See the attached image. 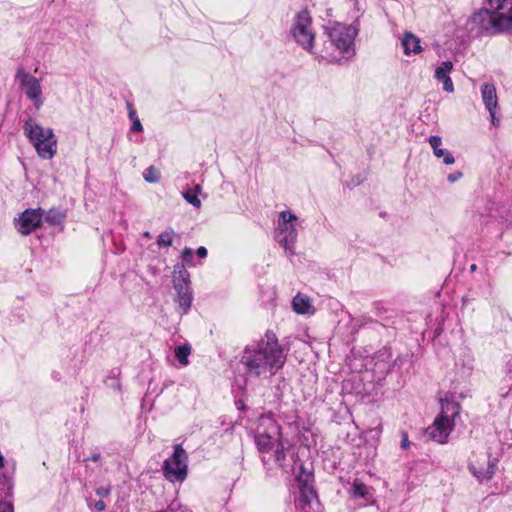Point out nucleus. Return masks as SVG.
Segmentation results:
<instances>
[{
	"label": "nucleus",
	"instance_id": "f257e3e1",
	"mask_svg": "<svg viewBox=\"0 0 512 512\" xmlns=\"http://www.w3.org/2000/svg\"><path fill=\"white\" fill-rule=\"evenodd\" d=\"M286 358L275 333L267 331L263 339L245 348L241 363L248 376L269 379L283 368Z\"/></svg>",
	"mask_w": 512,
	"mask_h": 512
},
{
	"label": "nucleus",
	"instance_id": "f03ea898",
	"mask_svg": "<svg viewBox=\"0 0 512 512\" xmlns=\"http://www.w3.org/2000/svg\"><path fill=\"white\" fill-rule=\"evenodd\" d=\"M24 134L42 159H51L57 152V139L51 128L43 127L35 119L25 121Z\"/></svg>",
	"mask_w": 512,
	"mask_h": 512
},
{
	"label": "nucleus",
	"instance_id": "7ed1b4c3",
	"mask_svg": "<svg viewBox=\"0 0 512 512\" xmlns=\"http://www.w3.org/2000/svg\"><path fill=\"white\" fill-rule=\"evenodd\" d=\"M325 33L331 45L339 52V56L328 55L329 61L340 62L343 59L348 60L354 55V39L357 31L351 25L333 23L325 27Z\"/></svg>",
	"mask_w": 512,
	"mask_h": 512
},
{
	"label": "nucleus",
	"instance_id": "20e7f679",
	"mask_svg": "<svg viewBox=\"0 0 512 512\" xmlns=\"http://www.w3.org/2000/svg\"><path fill=\"white\" fill-rule=\"evenodd\" d=\"M460 413V406L453 401L442 402V410L439 416L426 429L428 438L444 444L454 428L455 418Z\"/></svg>",
	"mask_w": 512,
	"mask_h": 512
},
{
	"label": "nucleus",
	"instance_id": "39448f33",
	"mask_svg": "<svg viewBox=\"0 0 512 512\" xmlns=\"http://www.w3.org/2000/svg\"><path fill=\"white\" fill-rule=\"evenodd\" d=\"M255 444L260 452L267 453L283 440L282 430L277 421L270 415H262L254 434Z\"/></svg>",
	"mask_w": 512,
	"mask_h": 512
},
{
	"label": "nucleus",
	"instance_id": "423d86ee",
	"mask_svg": "<svg viewBox=\"0 0 512 512\" xmlns=\"http://www.w3.org/2000/svg\"><path fill=\"white\" fill-rule=\"evenodd\" d=\"M472 28L487 34H498L512 30L511 18H504L496 10L481 9L475 12L470 18Z\"/></svg>",
	"mask_w": 512,
	"mask_h": 512
},
{
	"label": "nucleus",
	"instance_id": "0eeeda50",
	"mask_svg": "<svg viewBox=\"0 0 512 512\" xmlns=\"http://www.w3.org/2000/svg\"><path fill=\"white\" fill-rule=\"evenodd\" d=\"M297 217L291 211H282L279 214L275 229V239L284 248L285 252L294 254L293 247L297 241Z\"/></svg>",
	"mask_w": 512,
	"mask_h": 512
},
{
	"label": "nucleus",
	"instance_id": "6e6552de",
	"mask_svg": "<svg viewBox=\"0 0 512 512\" xmlns=\"http://www.w3.org/2000/svg\"><path fill=\"white\" fill-rule=\"evenodd\" d=\"M499 454H493L490 450L473 452L470 458L469 468L472 474L480 481L490 480L495 474Z\"/></svg>",
	"mask_w": 512,
	"mask_h": 512
},
{
	"label": "nucleus",
	"instance_id": "1a4fd4ad",
	"mask_svg": "<svg viewBox=\"0 0 512 512\" xmlns=\"http://www.w3.org/2000/svg\"><path fill=\"white\" fill-rule=\"evenodd\" d=\"M188 456L182 445L174 447L172 456L163 463V474L170 482H182L185 480L188 471Z\"/></svg>",
	"mask_w": 512,
	"mask_h": 512
},
{
	"label": "nucleus",
	"instance_id": "9d476101",
	"mask_svg": "<svg viewBox=\"0 0 512 512\" xmlns=\"http://www.w3.org/2000/svg\"><path fill=\"white\" fill-rule=\"evenodd\" d=\"M173 285L177 292V301L181 314H186L192 305V290L190 287V274L184 265L174 266Z\"/></svg>",
	"mask_w": 512,
	"mask_h": 512
},
{
	"label": "nucleus",
	"instance_id": "9b49d317",
	"mask_svg": "<svg viewBox=\"0 0 512 512\" xmlns=\"http://www.w3.org/2000/svg\"><path fill=\"white\" fill-rule=\"evenodd\" d=\"M295 41L304 49L310 50L313 46L315 33L312 27V18L307 10L299 11L291 28Z\"/></svg>",
	"mask_w": 512,
	"mask_h": 512
},
{
	"label": "nucleus",
	"instance_id": "f8f14e48",
	"mask_svg": "<svg viewBox=\"0 0 512 512\" xmlns=\"http://www.w3.org/2000/svg\"><path fill=\"white\" fill-rule=\"evenodd\" d=\"M16 79L19 81L20 90L30 101H32L35 109L39 110L44 104L40 80L22 69L17 71Z\"/></svg>",
	"mask_w": 512,
	"mask_h": 512
},
{
	"label": "nucleus",
	"instance_id": "ddd939ff",
	"mask_svg": "<svg viewBox=\"0 0 512 512\" xmlns=\"http://www.w3.org/2000/svg\"><path fill=\"white\" fill-rule=\"evenodd\" d=\"M41 209H27L15 221L18 232L22 235H29L40 227L42 222Z\"/></svg>",
	"mask_w": 512,
	"mask_h": 512
},
{
	"label": "nucleus",
	"instance_id": "4468645a",
	"mask_svg": "<svg viewBox=\"0 0 512 512\" xmlns=\"http://www.w3.org/2000/svg\"><path fill=\"white\" fill-rule=\"evenodd\" d=\"M5 468V471L0 473V496L9 498L12 496L14 487V475L16 470V462L14 460H5L0 453V469Z\"/></svg>",
	"mask_w": 512,
	"mask_h": 512
},
{
	"label": "nucleus",
	"instance_id": "2eb2a0df",
	"mask_svg": "<svg viewBox=\"0 0 512 512\" xmlns=\"http://www.w3.org/2000/svg\"><path fill=\"white\" fill-rule=\"evenodd\" d=\"M295 504L303 512H317L319 501L316 492L307 481L300 484L299 495L295 499Z\"/></svg>",
	"mask_w": 512,
	"mask_h": 512
},
{
	"label": "nucleus",
	"instance_id": "dca6fc26",
	"mask_svg": "<svg viewBox=\"0 0 512 512\" xmlns=\"http://www.w3.org/2000/svg\"><path fill=\"white\" fill-rule=\"evenodd\" d=\"M481 97L485 108L490 114L491 123L497 127L500 120L496 117L499 104L495 85L492 83H484L481 86Z\"/></svg>",
	"mask_w": 512,
	"mask_h": 512
},
{
	"label": "nucleus",
	"instance_id": "f3484780",
	"mask_svg": "<svg viewBox=\"0 0 512 512\" xmlns=\"http://www.w3.org/2000/svg\"><path fill=\"white\" fill-rule=\"evenodd\" d=\"M349 495L353 499H363L364 505H370L374 503V492L373 488L367 486L358 479H355L349 489Z\"/></svg>",
	"mask_w": 512,
	"mask_h": 512
},
{
	"label": "nucleus",
	"instance_id": "a211bd4d",
	"mask_svg": "<svg viewBox=\"0 0 512 512\" xmlns=\"http://www.w3.org/2000/svg\"><path fill=\"white\" fill-rule=\"evenodd\" d=\"M452 69L453 63L451 61H444L435 70V78L439 82H442L443 90L447 93H452L454 91V85L449 76Z\"/></svg>",
	"mask_w": 512,
	"mask_h": 512
},
{
	"label": "nucleus",
	"instance_id": "6ab92c4d",
	"mask_svg": "<svg viewBox=\"0 0 512 512\" xmlns=\"http://www.w3.org/2000/svg\"><path fill=\"white\" fill-rule=\"evenodd\" d=\"M429 144L433 149V153L437 158H443L446 165H452L455 162L453 155L446 149L441 148L442 139L440 136L432 135L428 139Z\"/></svg>",
	"mask_w": 512,
	"mask_h": 512
},
{
	"label": "nucleus",
	"instance_id": "aec40b11",
	"mask_svg": "<svg viewBox=\"0 0 512 512\" xmlns=\"http://www.w3.org/2000/svg\"><path fill=\"white\" fill-rule=\"evenodd\" d=\"M401 45L406 55H410L412 53L419 54L423 50L420 45V39L411 32H405L403 34Z\"/></svg>",
	"mask_w": 512,
	"mask_h": 512
},
{
	"label": "nucleus",
	"instance_id": "412c9836",
	"mask_svg": "<svg viewBox=\"0 0 512 512\" xmlns=\"http://www.w3.org/2000/svg\"><path fill=\"white\" fill-rule=\"evenodd\" d=\"M500 395L507 404L512 405V359L506 364V374L502 380Z\"/></svg>",
	"mask_w": 512,
	"mask_h": 512
},
{
	"label": "nucleus",
	"instance_id": "4be33fe9",
	"mask_svg": "<svg viewBox=\"0 0 512 512\" xmlns=\"http://www.w3.org/2000/svg\"><path fill=\"white\" fill-rule=\"evenodd\" d=\"M293 310L297 314H313L314 308L308 296L298 293L292 301Z\"/></svg>",
	"mask_w": 512,
	"mask_h": 512
},
{
	"label": "nucleus",
	"instance_id": "5701e85b",
	"mask_svg": "<svg viewBox=\"0 0 512 512\" xmlns=\"http://www.w3.org/2000/svg\"><path fill=\"white\" fill-rule=\"evenodd\" d=\"M288 447H289V444L287 441H284L281 440L278 442V444L274 447V457H275V462L277 463V465L284 469V470H288V468H290L291 464L290 462L287 460V450H288Z\"/></svg>",
	"mask_w": 512,
	"mask_h": 512
},
{
	"label": "nucleus",
	"instance_id": "b1692460",
	"mask_svg": "<svg viewBox=\"0 0 512 512\" xmlns=\"http://www.w3.org/2000/svg\"><path fill=\"white\" fill-rule=\"evenodd\" d=\"M491 9L512 20V0H488Z\"/></svg>",
	"mask_w": 512,
	"mask_h": 512
},
{
	"label": "nucleus",
	"instance_id": "393cba45",
	"mask_svg": "<svg viewBox=\"0 0 512 512\" xmlns=\"http://www.w3.org/2000/svg\"><path fill=\"white\" fill-rule=\"evenodd\" d=\"M191 350V345L189 343H184L183 345L175 347L174 354L181 366H186L189 364V356L191 354Z\"/></svg>",
	"mask_w": 512,
	"mask_h": 512
},
{
	"label": "nucleus",
	"instance_id": "a878e982",
	"mask_svg": "<svg viewBox=\"0 0 512 512\" xmlns=\"http://www.w3.org/2000/svg\"><path fill=\"white\" fill-rule=\"evenodd\" d=\"M202 188L199 184L195 185L194 188H188L186 189L182 195L184 199L191 205H193L195 208L201 207V201L198 198V194L201 192Z\"/></svg>",
	"mask_w": 512,
	"mask_h": 512
},
{
	"label": "nucleus",
	"instance_id": "bb28decb",
	"mask_svg": "<svg viewBox=\"0 0 512 512\" xmlns=\"http://www.w3.org/2000/svg\"><path fill=\"white\" fill-rule=\"evenodd\" d=\"M175 232L173 229H167L159 234L157 244L159 247H170L173 243Z\"/></svg>",
	"mask_w": 512,
	"mask_h": 512
},
{
	"label": "nucleus",
	"instance_id": "cd10ccee",
	"mask_svg": "<svg viewBox=\"0 0 512 512\" xmlns=\"http://www.w3.org/2000/svg\"><path fill=\"white\" fill-rule=\"evenodd\" d=\"M143 177L149 183H157L160 180V173L154 166H149L145 169Z\"/></svg>",
	"mask_w": 512,
	"mask_h": 512
},
{
	"label": "nucleus",
	"instance_id": "c85d7f7f",
	"mask_svg": "<svg viewBox=\"0 0 512 512\" xmlns=\"http://www.w3.org/2000/svg\"><path fill=\"white\" fill-rule=\"evenodd\" d=\"M64 215L57 210H50L46 215V221L55 225L62 222Z\"/></svg>",
	"mask_w": 512,
	"mask_h": 512
},
{
	"label": "nucleus",
	"instance_id": "c756f323",
	"mask_svg": "<svg viewBox=\"0 0 512 512\" xmlns=\"http://www.w3.org/2000/svg\"><path fill=\"white\" fill-rule=\"evenodd\" d=\"M182 259H183V261H184L187 265L192 266V265H193V262H192V259H193V250H192L191 248H185V249L182 251Z\"/></svg>",
	"mask_w": 512,
	"mask_h": 512
},
{
	"label": "nucleus",
	"instance_id": "7c9ffc66",
	"mask_svg": "<svg viewBox=\"0 0 512 512\" xmlns=\"http://www.w3.org/2000/svg\"><path fill=\"white\" fill-rule=\"evenodd\" d=\"M0 512H14L12 503L0 500Z\"/></svg>",
	"mask_w": 512,
	"mask_h": 512
},
{
	"label": "nucleus",
	"instance_id": "2f4dec72",
	"mask_svg": "<svg viewBox=\"0 0 512 512\" xmlns=\"http://www.w3.org/2000/svg\"><path fill=\"white\" fill-rule=\"evenodd\" d=\"M110 492H111L110 486L100 487L96 490L97 495L100 497H107L110 494Z\"/></svg>",
	"mask_w": 512,
	"mask_h": 512
},
{
	"label": "nucleus",
	"instance_id": "473e14b6",
	"mask_svg": "<svg viewBox=\"0 0 512 512\" xmlns=\"http://www.w3.org/2000/svg\"><path fill=\"white\" fill-rule=\"evenodd\" d=\"M132 126H131V131L133 132H140L142 131L143 127H142V124L140 122V120L138 118H135L134 121H132Z\"/></svg>",
	"mask_w": 512,
	"mask_h": 512
},
{
	"label": "nucleus",
	"instance_id": "72a5a7b5",
	"mask_svg": "<svg viewBox=\"0 0 512 512\" xmlns=\"http://www.w3.org/2000/svg\"><path fill=\"white\" fill-rule=\"evenodd\" d=\"M410 446V441L408 439V435L406 432L402 433V441H401V447L403 449H407Z\"/></svg>",
	"mask_w": 512,
	"mask_h": 512
},
{
	"label": "nucleus",
	"instance_id": "f704fd0d",
	"mask_svg": "<svg viewBox=\"0 0 512 512\" xmlns=\"http://www.w3.org/2000/svg\"><path fill=\"white\" fill-rule=\"evenodd\" d=\"M461 177H462V173L461 172H455V173H452V174L448 175V181L453 183V182L459 180Z\"/></svg>",
	"mask_w": 512,
	"mask_h": 512
},
{
	"label": "nucleus",
	"instance_id": "c9c22d12",
	"mask_svg": "<svg viewBox=\"0 0 512 512\" xmlns=\"http://www.w3.org/2000/svg\"><path fill=\"white\" fill-rule=\"evenodd\" d=\"M94 508H95L97 511H103V510H105L106 505H105L104 501L99 500V501H96V502L94 503Z\"/></svg>",
	"mask_w": 512,
	"mask_h": 512
},
{
	"label": "nucleus",
	"instance_id": "e433bc0d",
	"mask_svg": "<svg viewBox=\"0 0 512 512\" xmlns=\"http://www.w3.org/2000/svg\"><path fill=\"white\" fill-rule=\"evenodd\" d=\"M196 253L200 258H204L207 256V249L205 247H199Z\"/></svg>",
	"mask_w": 512,
	"mask_h": 512
},
{
	"label": "nucleus",
	"instance_id": "4c0bfd02",
	"mask_svg": "<svg viewBox=\"0 0 512 512\" xmlns=\"http://www.w3.org/2000/svg\"><path fill=\"white\" fill-rule=\"evenodd\" d=\"M100 459V454L99 453H94L92 454V456L89 458L90 461L92 462H98ZM88 461V459L86 460Z\"/></svg>",
	"mask_w": 512,
	"mask_h": 512
},
{
	"label": "nucleus",
	"instance_id": "58836bf2",
	"mask_svg": "<svg viewBox=\"0 0 512 512\" xmlns=\"http://www.w3.org/2000/svg\"><path fill=\"white\" fill-rule=\"evenodd\" d=\"M129 117H130V119H131L132 121H134V120H135V118H137V117H136V115H135V112H134L133 110H130Z\"/></svg>",
	"mask_w": 512,
	"mask_h": 512
},
{
	"label": "nucleus",
	"instance_id": "ea45409f",
	"mask_svg": "<svg viewBox=\"0 0 512 512\" xmlns=\"http://www.w3.org/2000/svg\"><path fill=\"white\" fill-rule=\"evenodd\" d=\"M471 271H475L476 270V265L475 264H472L471 267H470Z\"/></svg>",
	"mask_w": 512,
	"mask_h": 512
},
{
	"label": "nucleus",
	"instance_id": "a19ab883",
	"mask_svg": "<svg viewBox=\"0 0 512 512\" xmlns=\"http://www.w3.org/2000/svg\"><path fill=\"white\" fill-rule=\"evenodd\" d=\"M144 236H145V237H150L149 232H145V233H144Z\"/></svg>",
	"mask_w": 512,
	"mask_h": 512
}]
</instances>
